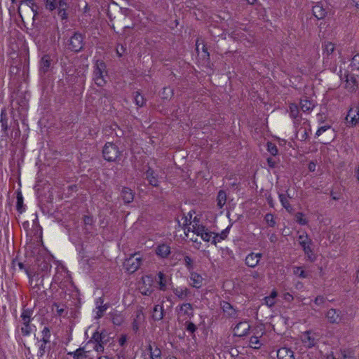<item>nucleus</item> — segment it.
<instances>
[{
  "label": "nucleus",
  "mask_w": 359,
  "mask_h": 359,
  "mask_svg": "<svg viewBox=\"0 0 359 359\" xmlns=\"http://www.w3.org/2000/svg\"><path fill=\"white\" fill-rule=\"evenodd\" d=\"M53 60L49 55H44L40 60L39 72L41 74H46L51 70Z\"/></svg>",
  "instance_id": "10"
},
{
  "label": "nucleus",
  "mask_w": 359,
  "mask_h": 359,
  "mask_svg": "<svg viewBox=\"0 0 359 359\" xmlns=\"http://www.w3.org/2000/svg\"><path fill=\"white\" fill-rule=\"evenodd\" d=\"M57 8L58 9L67 10L68 8L67 0H59L57 4Z\"/></svg>",
  "instance_id": "57"
},
{
  "label": "nucleus",
  "mask_w": 359,
  "mask_h": 359,
  "mask_svg": "<svg viewBox=\"0 0 359 359\" xmlns=\"http://www.w3.org/2000/svg\"><path fill=\"white\" fill-rule=\"evenodd\" d=\"M149 348L150 350L151 359H161V351L158 348L156 347L154 349H152L151 345H149Z\"/></svg>",
  "instance_id": "40"
},
{
  "label": "nucleus",
  "mask_w": 359,
  "mask_h": 359,
  "mask_svg": "<svg viewBox=\"0 0 359 359\" xmlns=\"http://www.w3.org/2000/svg\"><path fill=\"white\" fill-rule=\"evenodd\" d=\"M92 341L89 340L83 346L79 347L74 351L68 352L67 355L72 357L73 359H86L88 357L87 353L90 352L88 348L91 346Z\"/></svg>",
  "instance_id": "7"
},
{
  "label": "nucleus",
  "mask_w": 359,
  "mask_h": 359,
  "mask_svg": "<svg viewBox=\"0 0 359 359\" xmlns=\"http://www.w3.org/2000/svg\"><path fill=\"white\" fill-rule=\"evenodd\" d=\"M163 318V308L162 306L156 305L153 309L152 318L154 320H160Z\"/></svg>",
  "instance_id": "31"
},
{
  "label": "nucleus",
  "mask_w": 359,
  "mask_h": 359,
  "mask_svg": "<svg viewBox=\"0 0 359 359\" xmlns=\"http://www.w3.org/2000/svg\"><path fill=\"white\" fill-rule=\"evenodd\" d=\"M66 11L67 10H62V9L57 8V14L62 20H65V19L67 18V13Z\"/></svg>",
  "instance_id": "62"
},
{
  "label": "nucleus",
  "mask_w": 359,
  "mask_h": 359,
  "mask_svg": "<svg viewBox=\"0 0 359 359\" xmlns=\"http://www.w3.org/2000/svg\"><path fill=\"white\" fill-rule=\"evenodd\" d=\"M264 301H265L266 304L267 306H269V307L273 306L275 304V303H276L275 299L271 298L269 296V297H266L264 298Z\"/></svg>",
  "instance_id": "59"
},
{
  "label": "nucleus",
  "mask_w": 359,
  "mask_h": 359,
  "mask_svg": "<svg viewBox=\"0 0 359 359\" xmlns=\"http://www.w3.org/2000/svg\"><path fill=\"white\" fill-rule=\"evenodd\" d=\"M265 221L269 226L273 227L276 225V222L272 214L268 213L265 215Z\"/></svg>",
  "instance_id": "53"
},
{
  "label": "nucleus",
  "mask_w": 359,
  "mask_h": 359,
  "mask_svg": "<svg viewBox=\"0 0 359 359\" xmlns=\"http://www.w3.org/2000/svg\"><path fill=\"white\" fill-rule=\"evenodd\" d=\"M289 196H286L285 194H279V198L281 202L282 205L289 212H291L292 211V208L290 205L289 201L287 199Z\"/></svg>",
  "instance_id": "36"
},
{
  "label": "nucleus",
  "mask_w": 359,
  "mask_h": 359,
  "mask_svg": "<svg viewBox=\"0 0 359 359\" xmlns=\"http://www.w3.org/2000/svg\"><path fill=\"white\" fill-rule=\"evenodd\" d=\"M141 293L143 294V295H147V296H149L151 294L152 292H153V290L151 288V287H144V288H141Z\"/></svg>",
  "instance_id": "63"
},
{
  "label": "nucleus",
  "mask_w": 359,
  "mask_h": 359,
  "mask_svg": "<svg viewBox=\"0 0 359 359\" xmlns=\"http://www.w3.org/2000/svg\"><path fill=\"white\" fill-rule=\"evenodd\" d=\"M184 260L185 266L189 270H191L194 269V262L193 259L189 256L184 255Z\"/></svg>",
  "instance_id": "51"
},
{
  "label": "nucleus",
  "mask_w": 359,
  "mask_h": 359,
  "mask_svg": "<svg viewBox=\"0 0 359 359\" xmlns=\"http://www.w3.org/2000/svg\"><path fill=\"white\" fill-rule=\"evenodd\" d=\"M22 204H23V198L20 192H18L17 194V204L16 207L19 212H22Z\"/></svg>",
  "instance_id": "52"
},
{
  "label": "nucleus",
  "mask_w": 359,
  "mask_h": 359,
  "mask_svg": "<svg viewBox=\"0 0 359 359\" xmlns=\"http://www.w3.org/2000/svg\"><path fill=\"white\" fill-rule=\"evenodd\" d=\"M48 344H50V341L47 338L36 339L35 346L39 348L37 354L39 357H42L47 351H49L50 346H48Z\"/></svg>",
  "instance_id": "11"
},
{
  "label": "nucleus",
  "mask_w": 359,
  "mask_h": 359,
  "mask_svg": "<svg viewBox=\"0 0 359 359\" xmlns=\"http://www.w3.org/2000/svg\"><path fill=\"white\" fill-rule=\"evenodd\" d=\"M135 95L134 97V100H135V102L136 105H137L139 107L144 106V104L145 103V100H144V97L137 91L135 92Z\"/></svg>",
  "instance_id": "42"
},
{
  "label": "nucleus",
  "mask_w": 359,
  "mask_h": 359,
  "mask_svg": "<svg viewBox=\"0 0 359 359\" xmlns=\"http://www.w3.org/2000/svg\"><path fill=\"white\" fill-rule=\"evenodd\" d=\"M250 325L248 322H240L233 328V337H245L250 330Z\"/></svg>",
  "instance_id": "14"
},
{
  "label": "nucleus",
  "mask_w": 359,
  "mask_h": 359,
  "mask_svg": "<svg viewBox=\"0 0 359 359\" xmlns=\"http://www.w3.org/2000/svg\"><path fill=\"white\" fill-rule=\"evenodd\" d=\"M299 244L302 245L304 253L306 255L308 259L311 262L315 260V256L313 253L309 244L311 243V239L309 238L306 233L299 235L298 237Z\"/></svg>",
  "instance_id": "6"
},
{
  "label": "nucleus",
  "mask_w": 359,
  "mask_h": 359,
  "mask_svg": "<svg viewBox=\"0 0 359 359\" xmlns=\"http://www.w3.org/2000/svg\"><path fill=\"white\" fill-rule=\"evenodd\" d=\"M191 230L193 233H194L197 236H201V235L204 231V230H205V227L204 226L199 225L197 223H196V217H195L194 220V224L191 225V227L189 226L188 228L187 231L189 232Z\"/></svg>",
  "instance_id": "32"
},
{
  "label": "nucleus",
  "mask_w": 359,
  "mask_h": 359,
  "mask_svg": "<svg viewBox=\"0 0 359 359\" xmlns=\"http://www.w3.org/2000/svg\"><path fill=\"white\" fill-rule=\"evenodd\" d=\"M123 321V317L120 314H115L112 317V322L114 325H120Z\"/></svg>",
  "instance_id": "54"
},
{
  "label": "nucleus",
  "mask_w": 359,
  "mask_h": 359,
  "mask_svg": "<svg viewBox=\"0 0 359 359\" xmlns=\"http://www.w3.org/2000/svg\"><path fill=\"white\" fill-rule=\"evenodd\" d=\"M262 345V343L260 342L259 340V338H250L249 341V346L254 348V349H259L261 346Z\"/></svg>",
  "instance_id": "43"
},
{
  "label": "nucleus",
  "mask_w": 359,
  "mask_h": 359,
  "mask_svg": "<svg viewBox=\"0 0 359 359\" xmlns=\"http://www.w3.org/2000/svg\"><path fill=\"white\" fill-rule=\"evenodd\" d=\"M309 136V133L305 128H300L297 130V138L301 141H305Z\"/></svg>",
  "instance_id": "39"
},
{
  "label": "nucleus",
  "mask_w": 359,
  "mask_h": 359,
  "mask_svg": "<svg viewBox=\"0 0 359 359\" xmlns=\"http://www.w3.org/2000/svg\"><path fill=\"white\" fill-rule=\"evenodd\" d=\"M212 235V233L208 231V230L205 228V230H204V231L202 233L201 237L204 241L209 242L211 241V239L212 240L213 236Z\"/></svg>",
  "instance_id": "50"
},
{
  "label": "nucleus",
  "mask_w": 359,
  "mask_h": 359,
  "mask_svg": "<svg viewBox=\"0 0 359 359\" xmlns=\"http://www.w3.org/2000/svg\"><path fill=\"white\" fill-rule=\"evenodd\" d=\"M315 104L313 100L308 97H304L300 100V107L304 112H309L313 110Z\"/></svg>",
  "instance_id": "20"
},
{
  "label": "nucleus",
  "mask_w": 359,
  "mask_h": 359,
  "mask_svg": "<svg viewBox=\"0 0 359 359\" xmlns=\"http://www.w3.org/2000/svg\"><path fill=\"white\" fill-rule=\"evenodd\" d=\"M0 123L1 127V130L5 134L6 137H8V116L7 113L5 109H2L1 111V119H0Z\"/></svg>",
  "instance_id": "24"
},
{
  "label": "nucleus",
  "mask_w": 359,
  "mask_h": 359,
  "mask_svg": "<svg viewBox=\"0 0 359 359\" xmlns=\"http://www.w3.org/2000/svg\"><path fill=\"white\" fill-rule=\"evenodd\" d=\"M339 358V359H356L354 351L351 348L341 349Z\"/></svg>",
  "instance_id": "33"
},
{
  "label": "nucleus",
  "mask_w": 359,
  "mask_h": 359,
  "mask_svg": "<svg viewBox=\"0 0 359 359\" xmlns=\"http://www.w3.org/2000/svg\"><path fill=\"white\" fill-rule=\"evenodd\" d=\"M229 233V229H226L224 230L220 234H215L212 241V243L216 245L217 242H219L222 240L225 239L227 237V234Z\"/></svg>",
  "instance_id": "38"
},
{
  "label": "nucleus",
  "mask_w": 359,
  "mask_h": 359,
  "mask_svg": "<svg viewBox=\"0 0 359 359\" xmlns=\"http://www.w3.org/2000/svg\"><path fill=\"white\" fill-rule=\"evenodd\" d=\"M144 320V316L141 311L136 312L135 318L132 323V327L134 331H137L140 327L142 325Z\"/></svg>",
  "instance_id": "23"
},
{
  "label": "nucleus",
  "mask_w": 359,
  "mask_h": 359,
  "mask_svg": "<svg viewBox=\"0 0 359 359\" xmlns=\"http://www.w3.org/2000/svg\"><path fill=\"white\" fill-rule=\"evenodd\" d=\"M158 276V283L159 285V290L161 291H165L167 290V286L170 282H171V278L168 276H165L163 272L159 271L157 274Z\"/></svg>",
  "instance_id": "18"
},
{
  "label": "nucleus",
  "mask_w": 359,
  "mask_h": 359,
  "mask_svg": "<svg viewBox=\"0 0 359 359\" xmlns=\"http://www.w3.org/2000/svg\"><path fill=\"white\" fill-rule=\"evenodd\" d=\"M262 257V253H250L245 258V264L249 266L254 268L255 267Z\"/></svg>",
  "instance_id": "17"
},
{
  "label": "nucleus",
  "mask_w": 359,
  "mask_h": 359,
  "mask_svg": "<svg viewBox=\"0 0 359 359\" xmlns=\"http://www.w3.org/2000/svg\"><path fill=\"white\" fill-rule=\"evenodd\" d=\"M323 50L325 53L330 55L334 50V45L330 41L325 42L323 45Z\"/></svg>",
  "instance_id": "41"
},
{
  "label": "nucleus",
  "mask_w": 359,
  "mask_h": 359,
  "mask_svg": "<svg viewBox=\"0 0 359 359\" xmlns=\"http://www.w3.org/2000/svg\"><path fill=\"white\" fill-rule=\"evenodd\" d=\"M226 201V194L223 190H220L217 195V206L222 208Z\"/></svg>",
  "instance_id": "37"
},
{
  "label": "nucleus",
  "mask_w": 359,
  "mask_h": 359,
  "mask_svg": "<svg viewBox=\"0 0 359 359\" xmlns=\"http://www.w3.org/2000/svg\"><path fill=\"white\" fill-rule=\"evenodd\" d=\"M345 88L348 92H354L358 88V81L355 76L351 74H348L346 76Z\"/></svg>",
  "instance_id": "15"
},
{
  "label": "nucleus",
  "mask_w": 359,
  "mask_h": 359,
  "mask_svg": "<svg viewBox=\"0 0 359 359\" xmlns=\"http://www.w3.org/2000/svg\"><path fill=\"white\" fill-rule=\"evenodd\" d=\"M93 75L96 85L103 86L106 83L105 76H107V72L106 65L103 61H97Z\"/></svg>",
  "instance_id": "2"
},
{
  "label": "nucleus",
  "mask_w": 359,
  "mask_h": 359,
  "mask_svg": "<svg viewBox=\"0 0 359 359\" xmlns=\"http://www.w3.org/2000/svg\"><path fill=\"white\" fill-rule=\"evenodd\" d=\"M83 222L86 225H92L93 223V217L89 215H85L83 217Z\"/></svg>",
  "instance_id": "61"
},
{
  "label": "nucleus",
  "mask_w": 359,
  "mask_h": 359,
  "mask_svg": "<svg viewBox=\"0 0 359 359\" xmlns=\"http://www.w3.org/2000/svg\"><path fill=\"white\" fill-rule=\"evenodd\" d=\"M57 0H46L45 7L50 11H54L57 8Z\"/></svg>",
  "instance_id": "47"
},
{
  "label": "nucleus",
  "mask_w": 359,
  "mask_h": 359,
  "mask_svg": "<svg viewBox=\"0 0 359 359\" xmlns=\"http://www.w3.org/2000/svg\"><path fill=\"white\" fill-rule=\"evenodd\" d=\"M290 116L294 120V125L296 128L300 124L302 116L299 114L298 106L294 103H291L289 105Z\"/></svg>",
  "instance_id": "13"
},
{
  "label": "nucleus",
  "mask_w": 359,
  "mask_h": 359,
  "mask_svg": "<svg viewBox=\"0 0 359 359\" xmlns=\"http://www.w3.org/2000/svg\"><path fill=\"white\" fill-rule=\"evenodd\" d=\"M173 292L180 300L185 299L191 293L187 287L174 288Z\"/></svg>",
  "instance_id": "27"
},
{
  "label": "nucleus",
  "mask_w": 359,
  "mask_h": 359,
  "mask_svg": "<svg viewBox=\"0 0 359 359\" xmlns=\"http://www.w3.org/2000/svg\"><path fill=\"white\" fill-rule=\"evenodd\" d=\"M330 128V126H321L320 127L318 130L316 131V136H320L323 133L325 132L326 130H327L328 129Z\"/></svg>",
  "instance_id": "60"
},
{
  "label": "nucleus",
  "mask_w": 359,
  "mask_h": 359,
  "mask_svg": "<svg viewBox=\"0 0 359 359\" xmlns=\"http://www.w3.org/2000/svg\"><path fill=\"white\" fill-rule=\"evenodd\" d=\"M84 36L79 32H75L69 40V48L74 52L81 50L84 46Z\"/></svg>",
  "instance_id": "5"
},
{
  "label": "nucleus",
  "mask_w": 359,
  "mask_h": 359,
  "mask_svg": "<svg viewBox=\"0 0 359 359\" xmlns=\"http://www.w3.org/2000/svg\"><path fill=\"white\" fill-rule=\"evenodd\" d=\"M121 196L124 203L128 204L133 201L135 193L128 187H123L121 191Z\"/></svg>",
  "instance_id": "16"
},
{
  "label": "nucleus",
  "mask_w": 359,
  "mask_h": 359,
  "mask_svg": "<svg viewBox=\"0 0 359 359\" xmlns=\"http://www.w3.org/2000/svg\"><path fill=\"white\" fill-rule=\"evenodd\" d=\"M172 95V91L170 88H164L162 91L163 98L168 99Z\"/></svg>",
  "instance_id": "58"
},
{
  "label": "nucleus",
  "mask_w": 359,
  "mask_h": 359,
  "mask_svg": "<svg viewBox=\"0 0 359 359\" xmlns=\"http://www.w3.org/2000/svg\"><path fill=\"white\" fill-rule=\"evenodd\" d=\"M35 6V3L34 0H22L20 1V4L18 8L19 13L20 12V10L22 9L25 11H32L34 13V15H36V11L34 10V7Z\"/></svg>",
  "instance_id": "19"
},
{
  "label": "nucleus",
  "mask_w": 359,
  "mask_h": 359,
  "mask_svg": "<svg viewBox=\"0 0 359 359\" xmlns=\"http://www.w3.org/2000/svg\"><path fill=\"white\" fill-rule=\"evenodd\" d=\"M326 299L323 296H318L314 299V304L316 306H323L325 303Z\"/></svg>",
  "instance_id": "56"
},
{
  "label": "nucleus",
  "mask_w": 359,
  "mask_h": 359,
  "mask_svg": "<svg viewBox=\"0 0 359 359\" xmlns=\"http://www.w3.org/2000/svg\"><path fill=\"white\" fill-rule=\"evenodd\" d=\"M201 44L202 45V51L204 53L203 57H207V59H209L210 58V54H209V53L208 51V49H207L205 45L204 44L203 40L201 38H198L196 39V52L198 53V52H199V46Z\"/></svg>",
  "instance_id": "34"
},
{
  "label": "nucleus",
  "mask_w": 359,
  "mask_h": 359,
  "mask_svg": "<svg viewBox=\"0 0 359 359\" xmlns=\"http://www.w3.org/2000/svg\"><path fill=\"white\" fill-rule=\"evenodd\" d=\"M350 66L352 70H359V54H356L352 57Z\"/></svg>",
  "instance_id": "46"
},
{
  "label": "nucleus",
  "mask_w": 359,
  "mask_h": 359,
  "mask_svg": "<svg viewBox=\"0 0 359 359\" xmlns=\"http://www.w3.org/2000/svg\"><path fill=\"white\" fill-rule=\"evenodd\" d=\"M302 341L304 344V346L306 348H311L315 346L316 341V338H301Z\"/></svg>",
  "instance_id": "44"
},
{
  "label": "nucleus",
  "mask_w": 359,
  "mask_h": 359,
  "mask_svg": "<svg viewBox=\"0 0 359 359\" xmlns=\"http://www.w3.org/2000/svg\"><path fill=\"white\" fill-rule=\"evenodd\" d=\"M53 306L56 308L57 313L59 316H62V315L63 312L65 311V309L64 308H60V306H59V304L57 303H54L53 304Z\"/></svg>",
  "instance_id": "64"
},
{
  "label": "nucleus",
  "mask_w": 359,
  "mask_h": 359,
  "mask_svg": "<svg viewBox=\"0 0 359 359\" xmlns=\"http://www.w3.org/2000/svg\"><path fill=\"white\" fill-rule=\"evenodd\" d=\"M221 308L224 316L229 318H236L238 316V311L229 302L223 301L220 303Z\"/></svg>",
  "instance_id": "12"
},
{
  "label": "nucleus",
  "mask_w": 359,
  "mask_h": 359,
  "mask_svg": "<svg viewBox=\"0 0 359 359\" xmlns=\"http://www.w3.org/2000/svg\"><path fill=\"white\" fill-rule=\"evenodd\" d=\"M194 314V310L191 304L189 303L183 304L177 310V316L180 320H186L191 318Z\"/></svg>",
  "instance_id": "8"
},
{
  "label": "nucleus",
  "mask_w": 359,
  "mask_h": 359,
  "mask_svg": "<svg viewBox=\"0 0 359 359\" xmlns=\"http://www.w3.org/2000/svg\"><path fill=\"white\" fill-rule=\"evenodd\" d=\"M146 177L149 180V184L154 187L158 185V180L154 175V171L151 169H148L146 172Z\"/></svg>",
  "instance_id": "35"
},
{
  "label": "nucleus",
  "mask_w": 359,
  "mask_h": 359,
  "mask_svg": "<svg viewBox=\"0 0 359 359\" xmlns=\"http://www.w3.org/2000/svg\"><path fill=\"white\" fill-rule=\"evenodd\" d=\"M103 302H104V300L102 297H100L97 300V302H96L97 311H96V317H95L96 318H100L102 316H103L104 313L105 312V311L107 310V309L108 307L107 304H103Z\"/></svg>",
  "instance_id": "26"
},
{
  "label": "nucleus",
  "mask_w": 359,
  "mask_h": 359,
  "mask_svg": "<svg viewBox=\"0 0 359 359\" xmlns=\"http://www.w3.org/2000/svg\"><path fill=\"white\" fill-rule=\"evenodd\" d=\"M103 338H90L92 341L91 346L95 351L97 353H102L104 351V342L102 341Z\"/></svg>",
  "instance_id": "29"
},
{
  "label": "nucleus",
  "mask_w": 359,
  "mask_h": 359,
  "mask_svg": "<svg viewBox=\"0 0 359 359\" xmlns=\"http://www.w3.org/2000/svg\"><path fill=\"white\" fill-rule=\"evenodd\" d=\"M190 279L192 281L191 285L194 287L200 288L202 286L203 278L200 274L191 272Z\"/></svg>",
  "instance_id": "28"
},
{
  "label": "nucleus",
  "mask_w": 359,
  "mask_h": 359,
  "mask_svg": "<svg viewBox=\"0 0 359 359\" xmlns=\"http://www.w3.org/2000/svg\"><path fill=\"white\" fill-rule=\"evenodd\" d=\"M304 214L302 212H297L295 215V220L301 225H306L308 221L304 218Z\"/></svg>",
  "instance_id": "48"
},
{
  "label": "nucleus",
  "mask_w": 359,
  "mask_h": 359,
  "mask_svg": "<svg viewBox=\"0 0 359 359\" xmlns=\"http://www.w3.org/2000/svg\"><path fill=\"white\" fill-rule=\"evenodd\" d=\"M278 359H294V353L290 348L283 347L277 351Z\"/></svg>",
  "instance_id": "22"
},
{
  "label": "nucleus",
  "mask_w": 359,
  "mask_h": 359,
  "mask_svg": "<svg viewBox=\"0 0 359 359\" xmlns=\"http://www.w3.org/2000/svg\"><path fill=\"white\" fill-rule=\"evenodd\" d=\"M185 325L186 330L189 331L191 334H193L196 330V326L191 322L187 321Z\"/></svg>",
  "instance_id": "55"
},
{
  "label": "nucleus",
  "mask_w": 359,
  "mask_h": 359,
  "mask_svg": "<svg viewBox=\"0 0 359 359\" xmlns=\"http://www.w3.org/2000/svg\"><path fill=\"white\" fill-rule=\"evenodd\" d=\"M267 151L273 156H276L278 154L277 147L271 142H267Z\"/></svg>",
  "instance_id": "49"
},
{
  "label": "nucleus",
  "mask_w": 359,
  "mask_h": 359,
  "mask_svg": "<svg viewBox=\"0 0 359 359\" xmlns=\"http://www.w3.org/2000/svg\"><path fill=\"white\" fill-rule=\"evenodd\" d=\"M33 310L23 308L20 315V322L22 323L21 332L24 335L34 334V327L32 326L29 323L32 318Z\"/></svg>",
  "instance_id": "1"
},
{
  "label": "nucleus",
  "mask_w": 359,
  "mask_h": 359,
  "mask_svg": "<svg viewBox=\"0 0 359 359\" xmlns=\"http://www.w3.org/2000/svg\"><path fill=\"white\" fill-rule=\"evenodd\" d=\"M142 257L139 253L131 255L123 262V269L128 273H135L142 264Z\"/></svg>",
  "instance_id": "3"
},
{
  "label": "nucleus",
  "mask_w": 359,
  "mask_h": 359,
  "mask_svg": "<svg viewBox=\"0 0 359 359\" xmlns=\"http://www.w3.org/2000/svg\"><path fill=\"white\" fill-rule=\"evenodd\" d=\"M293 273L294 275L302 278H305L307 277V274L301 266H294L293 268Z\"/></svg>",
  "instance_id": "45"
},
{
  "label": "nucleus",
  "mask_w": 359,
  "mask_h": 359,
  "mask_svg": "<svg viewBox=\"0 0 359 359\" xmlns=\"http://www.w3.org/2000/svg\"><path fill=\"white\" fill-rule=\"evenodd\" d=\"M326 317L331 323H338L341 319L340 311L334 309H331L327 311Z\"/></svg>",
  "instance_id": "21"
},
{
  "label": "nucleus",
  "mask_w": 359,
  "mask_h": 359,
  "mask_svg": "<svg viewBox=\"0 0 359 359\" xmlns=\"http://www.w3.org/2000/svg\"><path fill=\"white\" fill-rule=\"evenodd\" d=\"M313 15L317 19H323L325 17L327 11L323 8L322 6L317 4L313 7L312 9Z\"/></svg>",
  "instance_id": "30"
},
{
  "label": "nucleus",
  "mask_w": 359,
  "mask_h": 359,
  "mask_svg": "<svg viewBox=\"0 0 359 359\" xmlns=\"http://www.w3.org/2000/svg\"><path fill=\"white\" fill-rule=\"evenodd\" d=\"M348 126H355L359 122V108H351L346 117Z\"/></svg>",
  "instance_id": "9"
},
{
  "label": "nucleus",
  "mask_w": 359,
  "mask_h": 359,
  "mask_svg": "<svg viewBox=\"0 0 359 359\" xmlns=\"http://www.w3.org/2000/svg\"><path fill=\"white\" fill-rule=\"evenodd\" d=\"M102 155L106 161L112 162L116 161L119 158L121 151L116 144L107 142L103 147Z\"/></svg>",
  "instance_id": "4"
},
{
  "label": "nucleus",
  "mask_w": 359,
  "mask_h": 359,
  "mask_svg": "<svg viewBox=\"0 0 359 359\" xmlns=\"http://www.w3.org/2000/svg\"><path fill=\"white\" fill-rule=\"evenodd\" d=\"M156 253L159 257L165 258L170 254V248L166 244H161L156 248Z\"/></svg>",
  "instance_id": "25"
}]
</instances>
